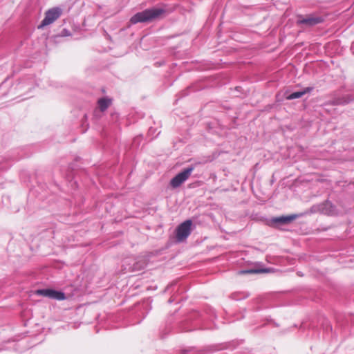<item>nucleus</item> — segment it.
<instances>
[{
  "label": "nucleus",
  "mask_w": 354,
  "mask_h": 354,
  "mask_svg": "<svg viewBox=\"0 0 354 354\" xmlns=\"http://www.w3.org/2000/svg\"><path fill=\"white\" fill-rule=\"evenodd\" d=\"M165 12V9L162 8L152 7L135 14L130 19V22L133 24L138 23H150L161 18Z\"/></svg>",
  "instance_id": "f257e3e1"
},
{
  "label": "nucleus",
  "mask_w": 354,
  "mask_h": 354,
  "mask_svg": "<svg viewBox=\"0 0 354 354\" xmlns=\"http://www.w3.org/2000/svg\"><path fill=\"white\" fill-rule=\"evenodd\" d=\"M62 10L59 7H54L48 9L46 11L44 18L38 26V29H42L45 26L53 24L62 15Z\"/></svg>",
  "instance_id": "f03ea898"
},
{
  "label": "nucleus",
  "mask_w": 354,
  "mask_h": 354,
  "mask_svg": "<svg viewBox=\"0 0 354 354\" xmlns=\"http://www.w3.org/2000/svg\"><path fill=\"white\" fill-rule=\"evenodd\" d=\"M192 221L187 219L177 226L175 231L177 242H183L190 235L192 232Z\"/></svg>",
  "instance_id": "7ed1b4c3"
},
{
  "label": "nucleus",
  "mask_w": 354,
  "mask_h": 354,
  "mask_svg": "<svg viewBox=\"0 0 354 354\" xmlns=\"http://www.w3.org/2000/svg\"><path fill=\"white\" fill-rule=\"evenodd\" d=\"M194 169V166H189L184 169L182 171L176 174L170 180V185L173 188H177L181 185L191 175L192 172Z\"/></svg>",
  "instance_id": "20e7f679"
},
{
  "label": "nucleus",
  "mask_w": 354,
  "mask_h": 354,
  "mask_svg": "<svg viewBox=\"0 0 354 354\" xmlns=\"http://www.w3.org/2000/svg\"><path fill=\"white\" fill-rule=\"evenodd\" d=\"M37 295L44 296L50 299L63 301L66 299V295L62 290H57L52 288L39 289L36 291Z\"/></svg>",
  "instance_id": "39448f33"
},
{
  "label": "nucleus",
  "mask_w": 354,
  "mask_h": 354,
  "mask_svg": "<svg viewBox=\"0 0 354 354\" xmlns=\"http://www.w3.org/2000/svg\"><path fill=\"white\" fill-rule=\"evenodd\" d=\"M323 18L321 17H307L298 20L299 24H304L307 26H313L323 21Z\"/></svg>",
  "instance_id": "423d86ee"
},
{
  "label": "nucleus",
  "mask_w": 354,
  "mask_h": 354,
  "mask_svg": "<svg viewBox=\"0 0 354 354\" xmlns=\"http://www.w3.org/2000/svg\"><path fill=\"white\" fill-rule=\"evenodd\" d=\"M298 217L297 214H290L288 216H281L272 219V222L276 224H287L291 223Z\"/></svg>",
  "instance_id": "0eeeda50"
},
{
  "label": "nucleus",
  "mask_w": 354,
  "mask_h": 354,
  "mask_svg": "<svg viewBox=\"0 0 354 354\" xmlns=\"http://www.w3.org/2000/svg\"><path fill=\"white\" fill-rule=\"evenodd\" d=\"M312 90H313L312 88L307 87L305 89H304L303 91L293 92L291 94L288 95L286 97V99L289 100H294V99L300 98L304 95H305L306 93H310Z\"/></svg>",
  "instance_id": "6e6552de"
},
{
  "label": "nucleus",
  "mask_w": 354,
  "mask_h": 354,
  "mask_svg": "<svg viewBox=\"0 0 354 354\" xmlns=\"http://www.w3.org/2000/svg\"><path fill=\"white\" fill-rule=\"evenodd\" d=\"M111 104V100L108 97H101L97 100V104L101 112H104Z\"/></svg>",
  "instance_id": "1a4fd4ad"
},
{
  "label": "nucleus",
  "mask_w": 354,
  "mask_h": 354,
  "mask_svg": "<svg viewBox=\"0 0 354 354\" xmlns=\"http://www.w3.org/2000/svg\"><path fill=\"white\" fill-rule=\"evenodd\" d=\"M147 266V263L145 259L138 260L134 261L131 266L129 268L132 271H138L144 269Z\"/></svg>",
  "instance_id": "9d476101"
},
{
  "label": "nucleus",
  "mask_w": 354,
  "mask_h": 354,
  "mask_svg": "<svg viewBox=\"0 0 354 354\" xmlns=\"http://www.w3.org/2000/svg\"><path fill=\"white\" fill-rule=\"evenodd\" d=\"M320 210L322 213L330 215L333 214L334 207L331 203L326 201L322 205Z\"/></svg>",
  "instance_id": "9b49d317"
},
{
  "label": "nucleus",
  "mask_w": 354,
  "mask_h": 354,
  "mask_svg": "<svg viewBox=\"0 0 354 354\" xmlns=\"http://www.w3.org/2000/svg\"><path fill=\"white\" fill-rule=\"evenodd\" d=\"M10 166L11 165L8 162V159H6L0 162V171L7 170Z\"/></svg>",
  "instance_id": "f8f14e48"
},
{
  "label": "nucleus",
  "mask_w": 354,
  "mask_h": 354,
  "mask_svg": "<svg viewBox=\"0 0 354 354\" xmlns=\"http://www.w3.org/2000/svg\"><path fill=\"white\" fill-rule=\"evenodd\" d=\"M268 269H261V270H245L244 273H262V272H268Z\"/></svg>",
  "instance_id": "ddd939ff"
},
{
  "label": "nucleus",
  "mask_w": 354,
  "mask_h": 354,
  "mask_svg": "<svg viewBox=\"0 0 354 354\" xmlns=\"http://www.w3.org/2000/svg\"><path fill=\"white\" fill-rule=\"evenodd\" d=\"M231 297L234 300H240L243 298V295L241 292H234L232 294Z\"/></svg>",
  "instance_id": "4468645a"
},
{
  "label": "nucleus",
  "mask_w": 354,
  "mask_h": 354,
  "mask_svg": "<svg viewBox=\"0 0 354 354\" xmlns=\"http://www.w3.org/2000/svg\"><path fill=\"white\" fill-rule=\"evenodd\" d=\"M176 284H177L176 281H173L172 283H171V284H169V286H167L165 291H169L171 288L176 286Z\"/></svg>",
  "instance_id": "2eb2a0df"
},
{
  "label": "nucleus",
  "mask_w": 354,
  "mask_h": 354,
  "mask_svg": "<svg viewBox=\"0 0 354 354\" xmlns=\"http://www.w3.org/2000/svg\"><path fill=\"white\" fill-rule=\"evenodd\" d=\"M188 95V92L187 90H185V91H183L181 93H180V95L181 97H184V96H186Z\"/></svg>",
  "instance_id": "dca6fc26"
},
{
  "label": "nucleus",
  "mask_w": 354,
  "mask_h": 354,
  "mask_svg": "<svg viewBox=\"0 0 354 354\" xmlns=\"http://www.w3.org/2000/svg\"><path fill=\"white\" fill-rule=\"evenodd\" d=\"M176 301V298H175L174 295H172V296L169 298V303H172V302H174V301Z\"/></svg>",
  "instance_id": "f3484780"
},
{
  "label": "nucleus",
  "mask_w": 354,
  "mask_h": 354,
  "mask_svg": "<svg viewBox=\"0 0 354 354\" xmlns=\"http://www.w3.org/2000/svg\"><path fill=\"white\" fill-rule=\"evenodd\" d=\"M209 313H210V317H215V311L214 310H212V309H209Z\"/></svg>",
  "instance_id": "a211bd4d"
},
{
  "label": "nucleus",
  "mask_w": 354,
  "mask_h": 354,
  "mask_svg": "<svg viewBox=\"0 0 354 354\" xmlns=\"http://www.w3.org/2000/svg\"><path fill=\"white\" fill-rule=\"evenodd\" d=\"M237 274H243V270H242V269H241V270H239V271L237 272Z\"/></svg>",
  "instance_id": "6ab92c4d"
},
{
  "label": "nucleus",
  "mask_w": 354,
  "mask_h": 354,
  "mask_svg": "<svg viewBox=\"0 0 354 354\" xmlns=\"http://www.w3.org/2000/svg\"><path fill=\"white\" fill-rule=\"evenodd\" d=\"M73 185H74L75 188H77V185L76 181H75V182L73 183V185H72L71 186H72V187H73Z\"/></svg>",
  "instance_id": "aec40b11"
},
{
  "label": "nucleus",
  "mask_w": 354,
  "mask_h": 354,
  "mask_svg": "<svg viewBox=\"0 0 354 354\" xmlns=\"http://www.w3.org/2000/svg\"><path fill=\"white\" fill-rule=\"evenodd\" d=\"M184 331H190L192 330V329H189V328H184L183 329Z\"/></svg>",
  "instance_id": "412c9836"
},
{
  "label": "nucleus",
  "mask_w": 354,
  "mask_h": 354,
  "mask_svg": "<svg viewBox=\"0 0 354 354\" xmlns=\"http://www.w3.org/2000/svg\"><path fill=\"white\" fill-rule=\"evenodd\" d=\"M243 189V183L241 185V189Z\"/></svg>",
  "instance_id": "4be33fe9"
}]
</instances>
